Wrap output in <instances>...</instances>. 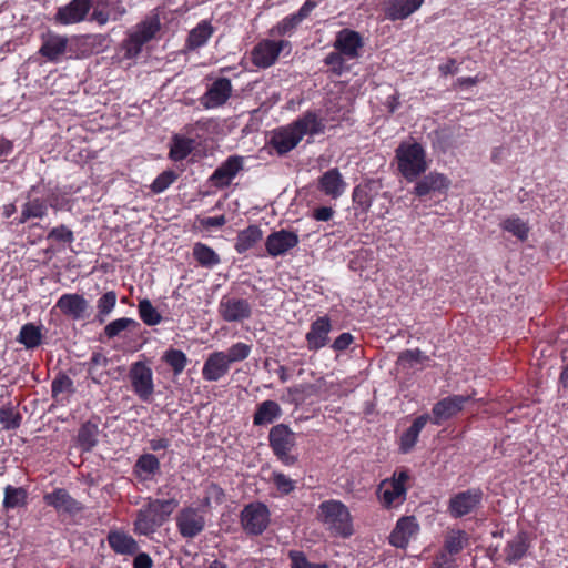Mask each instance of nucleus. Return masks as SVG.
Returning <instances> with one entry per match:
<instances>
[{
  "mask_svg": "<svg viewBox=\"0 0 568 568\" xmlns=\"http://www.w3.org/2000/svg\"><path fill=\"white\" fill-rule=\"evenodd\" d=\"M47 239L49 241L71 244L74 241V234L72 230H70L67 225L60 224L50 230V232L47 235Z\"/></svg>",
  "mask_w": 568,
  "mask_h": 568,
  "instance_id": "13d9d810",
  "label": "nucleus"
},
{
  "mask_svg": "<svg viewBox=\"0 0 568 568\" xmlns=\"http://www.w3.org/2000/svg\"><path fill=\"white\" fill-rule=\"evenodd\" d=\"M346 187V183L337 169L326 171L318 180V190L332 199L341 196Z\"/></svg>",
  "mask_w": 568,
  "mask_h": 568,
  "instance_id": "c756f323",
  "label": "nucleus"
},
{
  "mask_svg": "<svg viewBox=\"0 0 568 568\" xmlns=\"http://www.w3.org/2000/svg\"><path fill=\"white\" fill-rule=\"evenodd\" d=\"M282 415V408L275 400H264L256 406V410L253 415L254 426H264L272 424L274 420L280 418Z\"/></svg>",
  "mask_w": 568,
  "mask_h": 568,
  "instance_id": "473e14b6",
  "label": "nucleus"
},
{
  "mask_svg": "<svg viewBox=\"0 0 568 568\" xmlns=\"http://www.w3.org/2000/svg\"><path fill=\"white\" fill-rule=\"evenodd\" d=\"M42 43L39 49V54L50 62H59L65 54L68 48V38L51 31L42 34Z\"/></svg>",
  "mask_w": 568,
  "mask_h": 568,
  "instance_id": "412c9836",
  "label": "nucleus"
},
{
  "mask_svg": "<svg viewBox=\"0 0 568 568\" xmlns=\"http://www.w3.org/2000/svg\"><path fill=\"white\" fill-rule=\"evenodd\" d=\"M161 465L159 458L153 454L141 455L133 467V471L138 477L149 478L160 471Z\"/></svg>",
  "mask_w": 568,
  "mask_h": 568,
  "instance_id": "ea45409f",
  "label": "nucleus"
},
{
  "mask_svg": "<svg viewBox=\"0 0 568 568\" xmlns=\"http://www.w3.org/2000/svg\"><path fill=\"white\" fill-rule=\"evenodd\" d=\"M270 447L277 459L285 466H292L297 458L291 455L295 446V435L285 424L273 426L268 433Z\"/></svg>",
  "mask_w": 568,
  "mask_h": 568,
  "instance_id": "0eeeda50",
  "label": "nucleus"
},
{
  "mask_svg": "<svg viewBox=\"0 0 568 568\" xmlns=\"http://www.w3.org/2000/svg\"><path fill=\"white\" fill-rule=\"evenodd\" d=\"M178 179V174L172 170L163 171L159 174L152 184L150 185L151 191L154 194H160L169 189Z\"/></svg>",
  "mask_w": 568,
  "mask_h": 568,
  "instance_id": "6e6d98bb",
  "label": "nucleus"
},
{
  "mask_svg": "<svg viewBox=\"0 0 568 568\" xmlns=\"http://www.w3.org/2000/svg\"><path fill=\"white\" fill-rule=\"evenodd\" d=\"M162 361L171 367L175 376L181 375L189 363L186 354L174 347H170L163 353Z\"/></svg>",
  "mask_w": 568,
  "mask_h": 568,
  "instance_id": "37998d69",
  "label": "nucleus"
},
{
  "mask_svg": "<svg viewBox=\"0 0 568 568\" xmlns=\"http://www.w3.org/2000/svg\"><path fill=\"white\" fill-rule=\"evenodd\" d=\"M160 30L161 21L158 14L149 16L139 22L123 42L125 58L138 57L143 45L153 40Z\"/></svg>",
  "mask_w": 568,
  "mask_h": 568,
  "instance_id": "39448f33",
  "label": "nucleus"
},
{
  "mask_svg": "<svg viewBox=\"0 0 568 568\" xmlns=\"http://www.w3.org/2000/svg\"><path fill=\"white\" fill-rule=\"evenodd\" d=\"M179 506L175 497L159 499L149 497L145 504L136 511L133 521V532L138 536H152L164 525Z\"/></svg>",
  "mask_w": 568,
  "mask_h": 568,
  "instance_id": "f257e3e1",
  "label": "nucleus"
},
{
  "mask_svg": "<svg viewBox=\"0 0 568 568\" xmlns=\"http://www.w3.org/2000/svg\"><path fill=\"white\" fill-rule=\"evenodd\" d=\"M481 499L483 493L479 489L458 493L449 500V513L455 518L466 516L480 505Z\"/></svg>",
  "mask_w": 568,
  "mask_h": 568,
  "instance_id": "6ab92c4d",
  "label": "nucleus"
},
{
  "mask_svg": "<svg viewBox=\"0 0 568 568\" xmlns=\"http://www.w3.org/2000/svg\"><path fill=\"white\" fill-rule=\"evenodd\" d=\"M108 542L111 549L120 555L132 556L139 551V545L136 540L123 531H111L108 535Z\"/></svg>",
  "mask_w": 568,
  "mask_h": 568,
  "instance_id": "2f4dec72",
  "label": "nucleus"
},
{
  "mask_svg": "<svg viewBox=\"0 0 568 568\" xmlns=\"http://www.w3.org/2000/svg\"><path fill=\"white\" fill-rule=\"evenodd\" d=\"M262 237L263 231L258 225H248L246 229L241 230L237 233L234 248L239 254H244L248 250L253 248L262 240Z\"/></svg>",
  "mask_w": 568,
  "mask_h": 568,
  "instance_id": "72a5a7b5",
  "label": "nucleus"
},
{
  "mask_svg": "<svg viewBox=\"0 0 568 568\" xmlns=\"http://www.w3.org/2000/svg\"><path fill=\"white\" fill-rule=\"evenodd\" d=\"M128 378L139 399L150 403L154 393L152 368L144 361H136L130 365Z\"/></svg>",
  "mask_w": 568,
  "mask_h": 568,
  "instance_id": "1a4fd4ad",
  "label": "nucleus"
},
{
  "mask_svg": "<svg viewBox=\"0 0 568 568\" xmlns=\"http://www.w3.org/2000/svg\"><path fill=\"white\" fill-rule=\"evenodd\" d=\"M291 560V568H328L326 564H312L305 554L300 550H290L287 554Z\"/></svg>",
  "mask_w": 568,
  "mask_h": 568,
  "instance_id": "bf43d9fd",
  "label": "nucleus"
},
{
  "mask_svg": "<svg viewBox=\"0 0 568 568\" xmlns=\"http://www.w3.org/2000/svg\"><path fill=\"white\" fill-rule=\"evenodd\" d=\"M425 0H388L386 16L390 20H402L420 8Z\"/></svg>",
  "mask_w": 568,
  "mask_h": 568,
  "instance_id": "7c9ffc66",
  "label": "nucleus"
},
{
  "mask_svg": "<svg viewBox=\"0 0 568 568\" xmlns=\"http://www.w3.org/2000/svg\"><path fill=\"white\" fill-rule=\"evenodd\" d=\"M321 2L322 0H306L295 13L304 20Z\"/></svg>",
  "mask_w": 568,
  "mask_h": 568,
  "instance_id": "338daca9",
  "label": "nucleus"
},
{
  "mask_svg": "<svg viewBox=\"0 0 568 568\" xmlns=\"http://www.w3.org/2000/svg\"><path fill=\"white\" fill-rule=\"evenodd\" d=\"M233 85L229 78L221 77L215 79L206 91L199 99L200 104L206 109H217L226 104L229 99L232 97Z\"/></svg>",
  "mask_w": 568,
  "mask_h": 568,
  "instance_id": "ddd939ff",
  "label": "nucleus"
},
{
  "mask_svg": "<svg viewBox=\"0 0 568 568\" xmlns=\"http://www.w3.org/2000/svg\"><path fill=\"white\" fill-rule=\"evenodd\" d=\"M3 495L2 506L6 510L22 508L28 505L29 493L24 487L7 485Z\"/></svg>",
  "mask_w": 568,
  "mask_h": 568,
  "instance_id": "4c0bfd02",
  "label": "nucleus"
},
{
  "mask_svg": "<svg viewBox=\"0 0 568 568\" xmlns=\"http://www.w3.org/2000/svg\"><path fill=\"white\" fill-rule=\"evenodd\" d=\"M217 312L221 318L227 323L244 322L252 316V306L245 298L223 295Z\"/></svg>",
  "mask_w": 568,
  "mask_h": 568,
  "instance_id": "4468645a",
  "label": "nucleus"
},
{
  "mask_svg": "<svg viewBox=\"0 0 568 568\" xmlns=\"http://www.w3.org/2000/svg\"><path fill=\"white\" fill-rule=\"evenodd\" d=\"M92 7L93 0H71L57 9L54 22L61 26L79 23L85 20Z\"/></svg>",
  "mask_w": 568,
  "mask_h": 568,
  "instance_id": "2eb2a0df",
  "label": "nucleus"
},
{
  "mask_svg": "<svg viewBox=\"0 0 568 568\" xmlns=\"http://www.w3.org/2000/svg\"><path fill=\"white\" fill-rule=\"evenodd\" d=\"M285 48H291L287 40L263 39L251 51V62L258 69H267L274 65Z\"/></svg>",
  "mask_w": 568,
  "mask_h": 568,
  "instance_id": "9d476101",
  "label": "nucleus"
},
{
  "mask_svg": "<svg viewBox=\"0 0 568 568\" xmlns=\"http://www.w3.org/2000/svg\"><path fill=\"white\" fill-rule=\"evenodd\" d=\"M22 420L21 414L11 405H4L0 408V424L6 430H14L20 427Z\"/></svg>",
  "mask_w": 568,
  "mask_h": 568,
  "instance_id": "8fccbe9b",
  "label": "nucleus"
},
{
  "mask_svg": "<svg viewBox=\"0 0 568 568\" xmlns=\"http://www.w3.org/2000/svg\"><path fill=\"white\" fill-rule=\"evenodd\" d=\"M469 544V537L464 530L453 529L444 540V550L450 555L459 554Z\"/></svg>",
  "mask_w": 568,
  "mask_h": 568,
  "instance_id": "c03bdc74",
  "label": "nucleus"
},
{
  "mask_svg": "<svg viewBox=\"0 0 568 568\" xmlns=\"http://www.w3.org/2000/svg\"><path fill=\"white\" fill-rule=\"evenodd\" d=\"M428 415L417 417L412 426L400 437V448L403 452H409L416 444L419 433L427 424Z\"/></svg>",
  "mask_w": 568,
  "mask_h": 568,
  "instance_id": "79ce46f5",
  "label": "nucleus"
},
{
  "mask_svg": "<svg viewBox=\"0 0 568 568\" xmlns=\"http://www.w3.org/2000/svg\"><path fill=\"white\" fill-rule=\"evenodd\" d=\"M109 358L101 352H93L90 359L85 363L88 366V374L91 381L95 384H100V379L103 373H98L99 367H106Z\"/></svg>",
  "mask_w": 568,
  "mask_h": 568,
  "instance_id": "864d4df0",
  "label": "nucleus"
},
{
  "mask_svg": "<svg viewBox=\"0 0 568 568\" xmlns=\"http://www.w3.org/2000/svg\"><path fill=\"white\" fill-rule=\"evenodd\" d=\"M333 47L335 51L326 55L324 63L334 75L341 77L351 70L347 61L355 59V30L338 31Z\"/></svg>",
  "mask_w": 568,
  "mask_h": 568,
  "instance_id": "7ed1b4c3",
  "label": "nucleus"
},
{
  "mask_svg": "<svg viewBox=\"0 0 568 568\" xmlns=\"http://www.w3.org/2000/svg\"><path fill=\"white\" fill-rule=\"evenodd\" d=\"M470 398V396L465 395H453L443 398L436 403L432 409L433 423L439 425L444 420L454 417L464 408L465 404L468 403Z\"/></svg>",
  "mask_w": 568,
  "mask_h": 568,
  "instance_id": "aec40b11",
  "label": "nucleus"
},
{
  "mask_svg": "<svg viewBox=\"0 0 568 568\" xmlns=\"http://www.w3.org/2000/svg\"><path fill=\"white\" fill-rule=\"evenodd\" d=\"M192 254L202 267L212 268L221 263L220 255L211 246L202 242L194 244Z\"/></svg>",
  "mask_w": 568,
  "mask_h": 568,
  "instance_id": "58836bf2",
  "label": "nucleus"
},
{
  "mask_svg": "<svg viewBox=\"0 0 568 568\" xmlns=\"http://www.w3.org/2000/svg\"><path fill=\"white\" fill-rule=\"evenodd\" d=\"M529 548V539L526 532L517 534L504 548L505 561L514 564L520 560Z\"/></svg>",
  "mask_w": 568,
  "mask_h": 568,
  "instance_id": "f704fd0d",
  "label": "nucleus"
},
{
  "mask_svg": "<svg viewBox=\"0 0 568 568\" xmlns=\"http://www.w3.org/2000/svg\"><path fill=\"white\" fill-rule=\"evenodd\" d=\"M140 324L133 318L121 317L110 322L104 327V335L111 339L119 336L123 331L129 328H136Z\"/></svg>",
  "mask_w": 568,
  "mask_h": 568,
  "instance_id": "3c124183",
  "label": "nucleus"
},
{
  "mask_svg": "<svg viewBox=\"0 0 568 568\" xmlns=\"http://www.w3.org/2000/svg\"><path fill=\"white\" fill-rule=\"evenodd\" d=\"M197 221L203 229L222 227L226 224V217L224 214L217 216L199 217Z\"/></svg>",
  "mask_w": 568,
  "mask_h": 568,
  "instance_id": "69168bd1",
  "label": "nucleus"
},
{
  "mask_svg": "<svg viewBox=\"0 0 568 568\" xmlns=\"http://www.w3.org/2000/svg\"><path fill=\"white\" fill-rule=\"evenodd\" d=\"M252 352V345L237 342L230 346L226 352H224V356L230 365L236 362L245 361Z\"/></svg>",
  "mask_w": 568,
  "mask_h": 568,
  "instance_id": "5fc2aeb1",
  "label": "nucleus"
},
{
  "mask_svg": "<svg viewBox=\"0 0 568 568\" xmlns=\"http://www.w3.org/2000/svg\"><path fill=\"white\" fill-rule=\"evenodd\" d=\"M225 498L224 490L215 483H211L207 489V496L203 500V505L209 506L211 499H213L216 504H222Z\"/></svg>",
  "mask_w": 568,
  "mask_h": 568,
  "instance_id": "680f3d73",
  "label": "nucleus"
},
{
  "mask_svg": "<svg viewBox=\"0 0 568 568\" xmlns=\"http://www.w3.org/2000/svg\"><path fill=\"white\" fill-rule=\"evenodd\" d=\"M291 125L301 140L305 135L323 133L325 129L322 120L314 111H306L302 116L293 121Z\"/></svg>",
  "mask_w": 568,
  "mask_h": 568,
  "instance_id": "cd10ccee",
  "label": "nucleus"
},
{
  "mask_svg": "<svg viewBox=\"0 0 568 568\" xmlns=\"http://www.w3.org/2000/svg\"><path fill=\"white\" fill-rule=\"evenodd\" d=\"M43 503L52 507L59 516L75 517L84 510V505L73 498L65 488H54L43 495Z\"/></svg>",
  "mask_w": 568,
  "mask_h": 568,
  "instance_id": "9b49d317",
  "label": "nucleus"
},
{
  "mask_svg": "<svg viewBox=\"0 0 568 568\" xmlns=\"http://www.w3.org/2000/svg\"><path fill=\"white\" fill-rule=\"evenodd\" d=\"M418 530L419 525L414 516L402 517L389 536V542L397 548H405Z\"/></svg>",
  "mask_w": 568,
  "mask_h": 568,
  "instance_id": "b1692460",
  "label": "nucleus"
},
{
  "mask_svg": "<svg viewBox=\"0 0 568 568\" xmlns=\"http://www.w3.org/2000/svg\"><path fill=\"white\" fill-rule=\"evenodd\" d=\"M407 470L395 471L390 478L383 480L378 486V499L387 508H397L404 504L407 497Z\"/></svg>",
  "mask_w": 568,
  "mask_h": 568,
  "instance_id": "423d86ee",
  "label": "nucleus"
},
{
  "mask_svg": "<svg viewBox=\"0 0 568 568\" xmlns=\"http://www.w3.org/2000/svg\"><path fill=\"white\" fill-rule=\"evenodd\" d=\"M271 513L268 507L261 503H250L240 514V523L243 530L250 536H260L268 527Z\"/></svg>",
  "mask_w": 568,
  "mask_h": 568,
  "instance_id": "6e6552de",
  "label": "nucleus"
},
{
  "mask_svg": "<svg viewBox=\"0 0 568 568\" xmlns=\"http://www.w3.org/2000/svg\"><path fill=\"white\" fill-rule=\"evenodd\" d=\"M302 21L303 20L296 13L288 14L273 26L268 34L272 37L291 36Z\"/></svg>",
  "mask_w": 568,
  "mask_h": 568,
  "instance_id": "de8ad7c7",
  "label": "nucleus"
},
{
  "mask_svg": "<svg viewBox=\"0 0 568 568\" xmlns=\"http://www.w3.org/2000/svg\"><path fill=\"white\" fill-rule=\"evenodd\" d=\"M331 328V321L327 316L318 317L314 321L305 336L307 348L316 352L325 347L328 343Z\"/></svg>",
  "mask_w": 568,
  "mask_h": 568,
  "instance_id": "393cba45",
  "label": "nucleus"
},
{
  "mask_svg": "<svg viewBox=\"0 0 568 568\" xmlns=\"http://www.w3.org/2000/svg\"><path fill=\"white\" fill-rule=\"evenodd\" d=\"M398 171L409 182L427 170L426 153L417 142H402L396 149Z\"/></svg>",
  "mask_w": 568,
  "mask_h": 568,
  "instance_id": "20e7f679",
  "label": "nucleus"
},
{
  "mask_svg": "<svg viewBox=\"0 0 568 568\" xmlns=\"http://www.w3.org/2000/svg\"><path fill=\"white\" fill-rule=\"evenodd\" d=\"M231 365L226 361L223 351H215L207 355L203 367L202 377L206 382H219L229 374Z\"/></svg>",
  "mask_w": 568,
  "mask_h": 568,
  "instance_id": "5701e85b",
  "label": "nucleus"
},
{
  "mask_svg": "<svg viewBox=\"0 0 568 568\" xmlns=\"http://www.w3.org/2000/svg\"><path fill=\"white\" fill-rule=\"evenodd\" d=\"M138 312L141 321L148 326H155L162 322L161 314L148 298L139 301Z\"/></svg>",
  "mask_w": 568,
  "mask_h": 568,
  "instance_id": "09e8293b",
  "label": "nucleus"
},
{
  "mask_svg": "<svg viewBox=\"0 0 568 568\" xmlns=\"http://www.w3.org/2000/svg\"><path fill=\"white\" fill-rule=\"evenodd\" d=\"M501 227L503 230L511 233L520 241H525L528 237L529 226L525 221H523L518 216H510L506 219L505 221H503Z\"/></svg>",
  "mask_w": 568,
  "mask_h": 568,
  "instance_id": "603ef678",
  "label": "nucleus"
},
{
  "mask_svg": "<svg viewBox=\"0 0 568 568\" xmlns=\"http://www.w3.org/2000/svg\"><path fill=\"white\" fill-rule=\"evenodd\" d=\"M454 556L455 555H450L443 549V551L437 556L436 560L434 561L432 568H455L456 560Z\"/></svg>",
  "mask_w": 568,
  "mask_h": 568,
  "instance_id": "0e129e2a",
  "label": "nucleus"
},
{
  "mask_svg": "<svg viewBox=\"0 0 568 568\" xmlns=\"http://www.w3.org/2000/svg\"><path fill=\"white\" fill-rule=\"evenodd\" d=\"M100 422V417L94 416L80 426L77 435V445L82 452L89 453L98 445Z\"/></svg>",
  "mask_w": 568,
  "mask_h": 568,
  "instance_id": "bb28decb",
  "label": "nucleus"
},
{
  "mask_svg": "<svg viewBox=\"0 0 568 568\" xmlns=\"http://www.w3.org/2000/svg\"><path fill=\"white\" fill-rule=\"evenodd\" d=\"M244 158L241 155H231L222 162L210 176V182L216 189L230 186L237 173L243 170Z\"/></svg>",
  "mask_w": 568,
  "mask_h": 568,
  "instance_id": "a211bd4d",
  "label": "nucleus"
},
{
  "mask_svg": "<svg viewBox=\"0 0 568 568\" xmlns=\"http://www.w3.org/2000/svg\"><path fill=\"white\" fill-rule=\"evenodd\" d=\"M118 294L115 291L103 293L97 301L95 321L103 324L116 305Z\"/></svg>",
  "mask_w": 568,
  "mask_h": 568,
  "instance_id": "a18cd8bd",
  "label": "nucleus"
},
{
  "mask_svg": "<svg viewBox=\"0 0 568 568\" xmlns=\"http://www.w3.org/2000/svg\"><path fill=\"white\" fill-rule=\"evenodd\" d=\"M272 483L282 495L291 494L296 487L295 480L280 471H273Z\"/></svg>",
  "mask_w": 568,
  "mask_h": 568,
  "instance_id": "052dcab7",
  "label": "nucleus"
},
{
  "mask_svg": "<svg viewBox=\"0 0 568 568\" xmlns=\"http://www.w3.org/2000/svg\"><path fill=\"white\" fill-rule=\"evenodd\" d=\"M55 307H58L63 315L73 321H81L89 317L90 304L83 295L78 293L62 294L58 298Z\"/></svg>",
  "mask_w": 568,
  "mask_h": 568,
  "instance_id": "f3484780",
  "label": "nucleus"
},
{
  "mask_svg": "<svg viewBox=\"0 0 568 568\" xmlns=\"http://www.w3.org/2000/svg\"><path fill=\"white\" fill-rule=\"evenodd\" d=\"M425 359H427V357L425 356V354L418 349V348H415V349H407L403 353H400L399 357H398V361L403 364L405 363H408V364H413V363H422L424 362Z\"/></svg>",
  "mask_w": 568,
  "mask_h": 568,
  "instance_id": "e2e57ef3",
  "label": "nucleus"
},
{
  "mask_svg": "<svg viewBox=\"0 0 568 568\" xmlns=\"http://www.w3.org/2000/svg\"><path fill=\"white\" fill-rule=\"evenodd\" d=\"M316 518L332 536L346 538L353 534L351 514L338 500H325L320 504Z\"/></svg>",
  "mask_w": 568,
  "mask_h": 568,
  "instance_id": "f03ea898",
  "label": "nucleus"
},
{
  "mask_svg": "<svg viewBox=\"0 0 568 568\" xmlns=\"http://www.w3.org/2000/svg\"><path fill=\"white\" fill-rule=\"evenodd\" d=\"M450 181L446 175L438 172H430L419 180L414 189L417 196H425L432 192H442L449 187Z\"/></svg>",
  "mask_w": 568,
  "mask_h": 568,
  "instance_id": "c85d7f7f",
  "label": "nucleus"
},
{
  "mask_svg": "<svg viewBox=\"0 0 568 568\" xmlns=\"http://www.w3.org/2000/svg\"><path fill=\"white\" fill-rule=\"evenodd\" d=\"M73 390V381L67 374H58L51 383V393L53 398H57L64 392L72 393Z\"/></svg>",
  "mask_w": 568,
  "mask_h": 568,
  "instance_id": "4d7b16f0",
  "label": "nucleus"
},
{
  "mask_svg": "<svg viewBox=\"0 0 568 568\" xmlns=\"http://www.w3.org/2000/svg\"><path fill=\"white\" fill-rule=\"evenodd\" d=\"M48 213V201L42 197H31L23 204L18 223L23 224L30 219H42Z\"/></svg>",
  "mask_w": 568,
  "mask_h": 568,
  "instance_id": "e433bc0d",
  "label": "nucleus"
},
{
  "mask_svg": "<svg viewBox=\"0 0 568 568\" xmlns=\"http://www.w3.org/2000/svg\"><path fill=\"white\" fill-rule=\"evenodd\" d=\"M194 149V141L189 138L175 135L169 152L171 160L178 162L186 159Z\"/></svg>",
  "mask_w": 568,
  "mask_h": 568,
  "instance_id": "49530a36",
  "label": "nucleus"
},
{
  "mask_svg": "<svg viewBox=\"0 0 568 568\" xmlns=\"http://www.w3.org/2000/svg\"><path fill=\"white\" fill-rule=\"evenodd\" d=\"M213 33L214 28L212 23L209 20H202L189 32L185 45L189 50L202 48L207 43Z\"/></svg>",
  "mask_w": 568,
  "mask_h": 568,
  "instance_id": "c9c22d12",
  "label": "nucleus"
},
{
  "mask_svg": "<svg viewBox=\"0 0 568 568\" xmlns=\"http://www.w3.org/2000/svg\"><path fill=\"white\" fill-rule=\"evenodd\" d=\"M300 239L296 232L290 230H278L272 232L265 240V250L272 257L285 255L296 247Z\"/></svg>",
  "mask_w": 568,
  "mask_h": 568,
  "instance_id": "dca6fc26",
  "label": "nucleus"
},
{
  "mask_svg": "<svg viewBox=\"0 0 568 568\" xmlns=\"http://www.w3.org/2000/svg\"><path fill=\"white\" fill-rule=\"evenodd\" d=\"M153 560L146 552H136L133 560V568H152Z\"/></svg>",
  "mask_w": 568,
  "mask_h": 568,
  "instance_id": "774afa93",
  "label": "nucleus"
},
{
  "mask_svg": "<svg viewBox=\"0 0 568 568\" xmlns=\"http://www.w3.org/2000/svg\"><path fill=\"white\" fill-rule=\"evenodd\" d=\"M125 12L123 0H101L93 7L90 20L104 26L110 20H119Z\"/></svg>",
  "mask_w": 568,
  "mask_h": 568,
  "instance_id": "4be33fe9",
  "label": "nucleus"
},
{
  "mask_svg": "<svg viewBox=\"0 0 568 568\" xmlns=\"http://www.w3.org/2000/svg\"><path fill=\"white\" fill-rule=\"evenodd\" d=\"M300 142L301 139L291 124L275 130L270 139V145L278 155H285L291 152Z\"/></svg>",
  "mask_w": 568,
  "mask_h": 568,
  "instance_id": "a878e982",
  "label": "nucleus"
},
{
  "mask_svg": "<svg viewBox=\"0 0 568 568\" xmlns=\"http://www.w3.org/2000/svg\"><path fill=\"white\" fill-rule=\"evenodd\" d=\"M17 342L27 349H34L42 343L41 328L33 323H27L20 328Z\"/></svg>",
  "mask_w": 568,
  "mask_h": 568,
  "instance_id": "a19ab883",
  "label": "nucleus"
},
{
  "mask_svg": "<svg viewBox=\"0 0 568 568\" xmlns=\"http://www.w3.org/2000/svg\"><path fill=\"white\" fill-rule=\"evenodd\" d=\"M176 529L184 539L197 537L205 528V517L200 509L186 506L175 517Z\"/></svg>",
  "mask_w": 568,
  "mask_h": 568,
  "instance_id": "f8f14e48",
  "label": "nucleus"
}]
</instances>
